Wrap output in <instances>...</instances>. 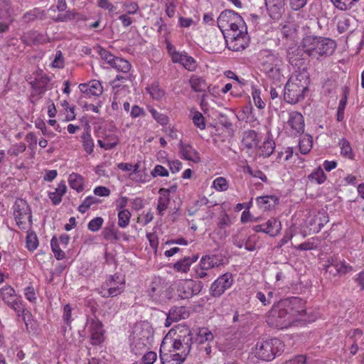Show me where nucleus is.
Here are the masks:
<instances>
[{"label":"nucleus","instance_id":"1","mask_svg":"<svg viewBox=\"0 0 364 364\" xmlns=\"http://www.w3.org/2000/svg\"><path fill=\"white\" fill-rule=\"evenodd\" d=\"M172 341L165 337L159 350V358L162 364H182L190 353L193 343V335L187 326L178 327Z\"/></svg>","mask_w":364,"mask_h":364},{"label":"nucleus","instance_id":"2","mask_svg":"<svg viewBox=\"0 0 364 364\" xmlns=\"http://www.w3.org/2000/svg\"><path fill=\"white\" fill-rule=\"evenodd\" d=\"M306 313L305 301L299 297L279 301L268 312L266 321L275 328H286Z\"/></svg>","mask_w":364,"mask_h":364},{"label":"nucleus","instance_id":"3","mask_svg":"<svg viewBox=\"0 0 364 364\" xmlns=\"http://www.w3.org/2000/svg\"><path fill=\"white\" fill-rule=\"evenodd\" d=\"M302 46L305 53L317 59L321 56L331 55L336 48L334 41L328 38L312 36L304 38Z\"/></svg>","mask_w":364,"mask_h":364},{"label":"nucleus","instance_id":"4","mask_svg":"<svg viewBox=\"0 0 364 364\" xmlns=\"http://www.w3.org/2000/svg\"><path fill=\"white\" fill-rule=\"evenodd\" d=\"M309 80L302 73L292 75L284 89V99L289 104H296L303 100L309 89Z\"/></svg>","mask_w":364,"mask_h":364},{"label":"nucleus","instance_id":"5","mask_svg":"<svg viewBox=\"0 0 364 364\" xmlns=\"http://www.w3.org/2000/svg\"><path fill=\"white\" fill-rule=\"evenodd\" d=\"M218 26L225 36L227 32H236L245 29V22L239 14L232 10H225L220 13L217 20Z\"/></svg>","mask_w":364,"mask_h":364},{"label":"nucleus","instance_id":"6","mask_svg":"<svg viewBox=\"0 0 364 364\" xmlns=\"http://www.w3.org/2000/svg\"><path fill=\"white\" fill-rule=\"evenodd\" d=\"M14 215L18 226L21 230H26L28 228L26 220L28 221V226H31V210L30 206L25 200L18 198L15 201L14 205Z\"/></svg>","mask_w":364,"mask_h":364},{"label":"nucleus","instance_id":"7","mask_svg":"<svg viewBox=\"0 0 364 364\" xmlns=\"http://www.w3.org/2000/svg\"><path fill=\"white\" fill-rule=\"evenodd\" d=\"M229 49L240 51L246 48L250 43L247 27L236 32H227L224 36Z\"/></svg>","mask_w":364,"mask_h":364},{"label":"nucleus","instance_id":"8","mask_svg":"<svg viewBox=\"0 0 364 364\" xmlns=\"http://www.w3.org/2000/svg\"><path fill=\"white\" fill-rule=\"evenodd\" d=\"M281 341L277 338L269 339L257 343L256 346L257 356L263 360L269 361L274 359L279 353Z\"/></svg>","mask_w":364,"mask_h":364},{"label":"nucleus","instance_id":"9","mask_svg":"<svg viewBox=\"0 0 364 364\" xmlns=\"http://www.w3.org/2000/svg\"><path fill=\"white\" fill-rule=\"evenodd\" d=\"M175 286L178 296L182 299H189L198 294L203 288L202 282L192 279L179 280L176 282Z\"/></svg>","mask_w":364,"mask_h":364},{"label":"nucleus","instance_id":"10","mask_svg":"<svg viewBox=\"0 0 364 364\" xmlns=\"http://www.w3.org/2000/svg\"><path fill=\"white\" fill-rule=\"evenodd\" d=\"M324 269L326 274L330 276L336 277L337 275H345L353 270L352 266L343 259H341L337 257H330L324 264Z\"/></svg>","mask_w":364,"mask_h":364},{"label":"nucleus","instance_id":"11","mask_svg":"<svg viewBox=\"0 0 364 364\" xmlns=\"http://www.w3.org/2000/svg\"><path fill=\"white\" fill-rule=\"evenodd\" d=\"M150 331L142 330L139 334L134 335L131 343V350L136 355H141L148 350L150 343Z\"/></svg>","mask_w":364,"mask_h":364},{"label":"nucleus","instance_id":"12","mask_svg":"<svg viewBox=\"0 0 364 364\" xmlns=\"http://www.w3.org/2000/svg\"><path fill=\"white\" fill-rule=\"evenodd\" d=\"M233 284V278L231 274L225 273L220 276L211 285L210 294L214 297H220Z\"/></svg>","mask_w":364,"mask_h":364},{"label":"nucleus","instance_id":"13","mask_svg":"<svg viewBox=\"0 0 364 364\" xmlns=\"http://www.w3.org/2000/svg\"><path fill=\"white\" fill-rule=\"evenodd\" d=\"M71 307L69 304L64 306L63 318L67 326L63 327L62 331L63 332L64 340L68 344L76 345L77 338L73 336L72 329L70 327L71 323Z\"/></svg>","mask_w":364,"mask_h":364},{"label":"nucleus","instance_id":"14","mask_svg":"<svg viewBox=\"0 0 364 364\" xmlns=\"http://www.w3.org/2000/svg\"><path fill=\"white\" fill-rule=\"evenodd\" d=\"M267 13L275 21L281 18L285 11V0H265Z\"/></svg>","mask_w":364,"mask_h":364},{"label":"nucleus","instance_id":"15","mask_svg":"<svg viewBox=\"0 0 364 364\" xmlns=\"http://www.w3.org/2000/svg\"><path fill=\"white\" fill-rule=\"evenodd\" d=\"M287 124L294 134H301L304 132V117L298 112L289 113Z\"/></svg>","mask_w":364,"mask_h":364},{"label":"nucleus","instance_id":"16","mask_svg":"<svg viewBox=\"0 0 364 364\" xmlns=\"http://www.w3.org/2000/svg\"><path fill=\"white\" fill-rule=\"evenodd\" d=\"M80 91L84 94V97L87 96H100L102 94L103 88L101 83L97 80H93L88 84H80L79 85Z\"/></svg>","mask_w":364,"mask_h":364},{"label":"nucleus","instance_id":"17","mask_svg":"<svg viewBox=\"0 0 364 364\" xmlns=\"http://www.w3.org/2000/svg\"><path fill=\"white\" fill-rule=\"evenodd\" d=\"M119 279V276L117 274L112 275L109 279L106 281L105 286L108 287L109 293L112 294V296H116L124 291L125 288V281L122 279L120 282L117 280Z\"/></svg>","mask_w":364,"mask_h":364},{"label":"nucleus","instance_id":"18","mask_svg":"<svg viewBox=\"0 0 364 364\" xmlns=\"http://www.w3.org/2000/svg\"><path fill=\"white\" fill-rule=\"evenodd\" d=\"M172 61L182 64L188 70H193L196 68V61L193 58L186 53L174 51L171 55Z\"/></svg>","mask_w":364,"mask_h":364},{"label":"nucleus","instance_id":"19","mask_svg":"<svg viewBox=\"0 0 364 364\" xmlns=\"http://www.w3.org/2000/svg\"><path fill=\"white\" fill-rule=\"evenodd\" d=\"M181 157L186 160L198 163L200 161V156L198 151L189 144H181L180 146Z\"/></svg>","mask_w":364,"mask_h":364},{"label":"nucleus","instance_id":"20","mask_svg":"<svg viewBox=\"0 0 364 364\" xmlns=\"http://www.w3.org/2000/svg\"><path fill=\"white\" fill-rule=\"evenodd\" d=\"M90 331L93 344H97L102 341V325L101 322L92 319L90 324Z\"/></svg>","mask_w":364,"mask_h":364},{"label":"nucleus","instance_id":"21","mask_svg":"<svg viewBox=\"0 0 364 364\" xmlns=\"http://www.w3.org/2000/svg\"><path fill=\"white\" fill-rule=\"evenodd\" d=\"M159 193L160 196L158 200L157 210L160 215H163L170 202V190L162 188L159 189Z\"/></svg>","mask_w":364,"mask_h":364},{"label":"nucleus","instance_id":"22","mask_svg":"<svg viewBox=\"0 0 364 364\" xmlns=\"http://www.w3.org/2000/svg\"><path fill=\"white\" fill-rule=\"evenodd\" d=\"M257 205L264 211L274 208L278 203V198L272 195L259 196L256 198Z\"/></svg>","mask_w":364,"mask_h":364},{"label":"nucleus","instance_id":"23","mask_svg":"<svg viewBox=\"0 0 364 364\" xmlns=\"http://www.w3.org/2000/svg\"><path fill=\"white\" fill-rule=\"evenodd\" d=\"M264 232L272 237L277 235L282 229L281 223L274 218H271L264 224Z\"/></svg>","mask_w":364,"mask_h":364},{"label":"nucleus","instance_id":"24","mask_svg":"<svg viewBox=\"0 0 364 364\" xmlns=\"http://www.w3.org/2000/svg\"><path fill=\"white\" fill-rule=\"evenodd\" d=\"M259 142L257 133L255 130H247L244 132L242 143L247 149L255 147Z\"/></svg>","mask_w":364,"mask_h":364},{"label":"nucleus","instance_id":"25","mask_svg":"<svg viewBox=\"0 0 364 364\" xmlns=\"http://www.w3.org/2000/svg\"><path fill=\"white\" fill-rule=\"evenodd\" d=\"M282 58L277 55L271 54L267 56L266 60L262 63L263 70L267 71V68L276 69L282 68Z\"/></svg>","mask_w":364,"mask_h":364},{"label":"nucleus","instance_id":"26","mask_svg":"<svg viewBox=\"0 0 364 364\" xmlns=\"http://www.w3.org/2000/svg\"><path fill=\"white\" fill-rule=\"evenodd\" d=\"M281 68H282L276 69L267 68V71L265 72L268 78L272 80V83L279 88H281V82L284 79Z\"/></svg>","mask_w":364,"mask_h":364},{"label":"nucleus","instance_id":"27","mask_svg":"<svg viewBox=\"0 0 364 364\" xmlns=\"http://www.w3.org/2000/svg\"><path fill=\"white\" fill-rule=\"evenodd\" d=\"M7 304L11 308H12L16 312H17L18 316L20 315L19 313L22 312L23 320L24 321L26 326H28L26 318L31 317V314L28 311L23 309L21 301L18 300L17 298H15L13 300L8 302Z\"/></svg>","mask_w":364,"mask_h":364},{"label":"nucleus","instance_id":"28","mask_svg":"<svg viewBox=\"0 0 364 364\" xmlns=\"http://www.w3.org/2000/svg\"><path fill=\"white\" fill-rule=\"evenodd\" d=\"M198 258V255H193L192 257H184L183 259L175 263L173 268L178 272H187L189 270L191 264L196 262Z\"/></svg>","mask_w":364,"mask_h":364},{"label":"nucleus","instance_id":"29","mask_svg":"<svg viewBox=\"0 0 364 364\" xmlns=\"http://www.w3.org/2000/svg\"><path fill=\"white\" fill-rule=\"evenodd\" d=\"M189 84L192 90L196 92H205L208 87L205 80L197 75H192L189 80Z\"/></svg>","mask_w":364,"mask_h":364},{"label":"nucleus","instance_id":"30","mask_svg":"<svg viewBox=\"0 0 364 364\" xmlns=\"http://www.w3.org/2000/svg\"><path fill=\"white\" fill-rule=\"evenodd\" d=\"M68 182L70 188L76 190L77 192L80 193L83 191L84 178L80 174L75 173L70 174Z\"/></svg>","mask_w":364,"mask_h":364},{"label":"nucleus","instance_id":"31","mask_svg":"<svg viewBox=\"0 0 364 364\" xmlns=\"http://www.w3.org/2000/svg\"><path fill=\"white\" fill-rule=\"evenodd\" d=\"M66 189L65 184L60 183L54 192H50L48 193V197L54 205H58L61 202L62 196L65 193Z\"/></svg>","mask_w":364,"mask_h":364},{"label":"nucleus","instance_id":"32","mask_svg":"<svg viewBox=\"0 0 364 364\" xmlns=\"http://www.w3.org/2000/svg\"><path fill=\"white\" fill-rule=\"evenodd\" d=\"M275 149V143L271 138H267L262 144V146H259V155L263 156L264 157H269L274 151Z\"/></svg>","mask_w":364,"mask_h":364},{"label":"nucleus","instance_id":"33","mask_svg":"<svg viewBox=\"0 0 364 364\" xmlns=\"http://www.w3.org/2000/svg\"><path fill=\"white\" fill-rule=\"evenodd\" d=\"M308 179L311 183L322 184L326 180V175L321 167H318L308 176Z\"/></svg>","mask_w":364,"mask_h":364},{"label":"nucleus","instance_id":"34","mask_svg":"<svg viewBox=\"0 0 364 364\" xmlns=\"http://www.w3.org/2000/svg\"><path fill=\"white\" fill-rule=\"evenodd\" d=\"M81 139L84 150L87 154H91L93 152L95 144L89 132H83Z\"/></svg>","mask_w":364,"mask_h":364},{"label":"nucleus","instance_id":"35","mask_svg":"<svg viewBox=\"0 0 364 364\" xmlns=\"http://www.w3.org/2000/svg\"><path fill=\"white\" fill-rule=\"evenodd\" d=\"M111 66L123 73H128L131 69V64L129 61L118 57L112 62Z\"/></svg>","mask_w":364,"mask_h":364},{"label":"nucleus","instance_id":"36","mask_svg":"<svg viewBox=\"0 0 364 364\" xmlns=\"http://www.w3.org/2000/svg\"><path fill=\"white\" fill-rule=\"evenodd\" d=\"M328 222V217L325 213H319L318 215H316L312 219V222L311 223V225H317V227H315L314 228V231L315 232H319L321 228L323 227L325 224H326Z\"/></svg>","mask_w":364,"mask_h":364},{"label":"nucleus","instance_id":"37","mask_svg":"<svg viewBox=\"0 0 364 364\" xmlns=\"http://www.w3.org/2000/svg\"><path fill=\"white\" fill-rule=\"evenodd\" d=\"M131 213L128 210H121L118 212V222L117 225L119 228H127L130 221L131 218Z\"/></svg>","mask_w":364,"mask_h":364},{"label":"nucleus","instance_id":"38","mask_svg":"<svg viewBox=\"0 0 364 364\" xmlns=\"http://www.w3.org/2000/svg\"><path fill=\"white\" fill-rule=\"evenodd\" d=\"M219 263L215 255H205L203 256L200 262V266L203 267V269H210L215 266H218Z\"/></svg>","mask_w":364,"mask_h":364},{"label":"nucleus","instance_id":"39","mask_svg":"<svg viewBox=\"0 0 364 364\" xmlns=\"http://www.w3.org/2000/svg\"><path fill=\"white\" fill-rule=\"evenodd\" d=\"M1 296L6 304L14 299L16 298L15 290L13 287L6 285L1 289Z\"/></svg>","mask_w":364,"mask_h":364},{"label":"nucleus","instance_id":"40","mask_svg":"<svg viewBox=\"0 0 364 364\" xmlns=\"http://www.w3.org/2000/svg\"><path fill=\"white\" fill-rule=\"evenodd\" d=\"M26 248L31 251L33 252L38 246V240L36 234L33 231H28V234L26 236Z\"/></svg>","mask_w":364,"mask_h":364},{"label":"nucleus","instance_id":"41","mask_svg":"<svg viewBox=\"0 0 364 364\" xmlns=\"http://www.w3.org/2000/svg\"><path fill=\"white\" fill-rule=\"evenodd\" d=\"M339 146L341 148V155L348 159H352L353 157L352 149L348 140L346 139H341L339 141Z\"/></svg>","mask_w":364,"mask_h":364},{"label":"nucleus","instance_id":"42","mask_svg":"<svg viewBox=\"0 0 364 364\" xmlns=\"http://www.w3.org/2000/svg\"><path fill=\"white\" fill-rule=\"evenodd\" d=\"M117 166L120 170L124 171H129L133 169V171L132 173H130V174H129V178L132 180L137 181L134 176L138 173V168H139L138 164H135L134 166H133L132 164H129V163H119V164H118Z\"/></svg>","mask_w":364,"mask_h":364},{"label":"nucleus","instance_id":"43","mask_svg":"<svg viewBox=\"0 0 364 364\" xmlns=\"http://www.w3.org/2000/svg\"><path fill=\"white\" fill-rule=\"evenodd\" d=\"M50 246H51L52 251L53 252L54 255L58 260H60V259H63L65 258V254L60 248L56 237L54 236L51 239Z\"/></svg>","mask_w":364,"mask_h":364},{"label":"nucleus","instance_id":"44","mask_svg":"<svg viewBox=\"0 0 364 364\" xmlns=\"http://www.w3.org/2000/svg\"><path fill=\"white\" fill-rule=\"evenodd\" d=\"M213 338V333L208 328H202L198 333L197 340L199 343L212 341Z\"/></svg>","mask_w":364,"mask_h":364},{"label":"nucleus","instance_id":"45","mask_svg":"<svg viewBox=\"0 0 364 364\" xmlns=\"http://www.w3.org/2000/svg\"><path fill=\"white\" fill-rule=\"evenodd\" d=\"M22 38L27 45H31L38 43L41 38L36 31H31L25 33Z\"/></svg>","mask_w":364,"mask_h":364},{"label":"nucleus","instance_id":"46","mask_svg":"<svg viewBox=\"0 0 364 364\" xmlns=\"http://www.w3.org/2000/svg\"><path fill=\"white\" fill-rule=\"evenodd\" d=\"M192 120L196 127L201 130L205 129V118L200 112L195 111L193 112Z\"/></svg>","mask_w":364,"mask_h":364},{"label":"nucleus","instance_id":"47","mask_svg":"<svg viewBox=\"0 0 364 364\" xmlns=\"http://www.w3.org/2000/svg\"><path fill=\"white\" fill-rule=\"evenodd\" d=\"M151 96L156 100L161 99L164 95V92L156 83L152 84L149 87L146 88Z\"/></svg>","mask_w":364,"mask_h":364},{"label":"nucleus","instance_id":"48","mask_svg":"<svg viewBox=\"0 0 364 364\" xmlns=\"http://www.w3.org/2000/svg\"><path fill=\"white\" fill-rule=\"evenodd\" d=\"M299 146L300 152L306 154L312 147V140L310 137H304L299 141Z\"/></svg>","mask_w":364,"mask_h":364},{"label":"nucleus","instance_id":"49","mask_svg":"<svg viewBox=\"0 0 364 364\" xmlns=\"http://www.w3.org/2000/svg\"><path fill=\"white\" fill-rule=\"evenodd\" d=\"M213 187L218 191H225L228 188V183L225 178L218 177L213 181Z\"/></svg>","mask_w":364,"mask_h":364},{"label":"nucleus","instance_id":"50","mask_svg":"<svg viewBox=\"0 0 364 364\" xmlns=\"http://www.w3.org/2000/svg\"><path fill=\"white\" fill-rule=\"evenodd\" d=\"M97 202L98 199H97L95 197L88 196L83 200L82 203L78 207V210L82 213H85L92 204H95Z\"/></svg>","mask_w":364,"mask_h":364},{"label":"nucleus","instance_id":"51","mask_svg":"<svg viewBox=\"0 0 364 364\" xmlns=\"http://www.w3.org/2000/svg\"><path fill=\"white\" fill-rule=\"evenodd\" d=\"M301 50L296 46L291 47L287 50V58L291 64H293L297 59L299 60Z\"/></svg>","mask_w":364,"mask_h":364},{"label":"nucleus","instance_id":"52","mask_svg":"<svg viewBox=\"0 0 364 364\" xmlns=\"http://www.w3.org/2000/svg\"><path fill=\"white\" fill-rule=\"evenodd\" d=\"M182 309L183 307H180L170 310L169 314L167 316L166 326H169L171 325V322L168 321L169 320H171V321H176L177 320L181 319L180 313L181 312Z\"/></svg>","mask_w":364,"mask_h":364},{"label":"nucleus","instance_id":"53","mask_svg":"<svg viewBox=\"0 0 364 364\" xmlns=\"http://www.w3.org/2000/svg\"><path fill=\"white\" fill-rule=\"evenodd\" d=\"M102 235L106 240H119L117 231L113 227L105 228L102 231Z\"/></svg>","mask_w":364,"mask_h":364},{"label":"nucleus","instance_id":"54","mask_svg":"<svg viewBox=\"0 0 364 364\" xmlns=\"http://www.w3.org/2000/svg\"><path fill=\"white\" fill-rule=\"evenodd\" d=\"M98 53L102 59L105 60L110 65L112 64V62H114L115 58H117L114 55H113L110 52L101 47L99 48Z\"/></svg>","mask_w":364,"mask_h":364},{"label":"nucleus","instance_id":"55","mask_svg":"<svg viewBox=\"0 0 364 364\" xmlns=\"http://www.w3.org/2000/svg\"><path fill=\"white\" fill-rule=\"evenodd\" d=\"M103 222L104 220L101 217L95 218L89 222L87 228L90 230L96 232L101 228Z\"/></svg>","mask_w":364,"mask_h":364},{"label":"nucleus","instance_id":"56","mask_svg":"<svg viewBox=\"0 0 364 364\" xmlns=\"http://www.w3.org/2000/svg\"><path fill=\"white\" fill-rule=\"evenodd\" d=\"M26 149V144L24 143H23V142H21L19 144L14 145L11 148H10L8 150V154L10 156H16L19 154L23 153V151H25Z\"/></svg>","mask_w":364,"mask_h":364},{"label":"nucleus","instance_id":"57","mask_svg":"<svg viewBox=\"0 0 364 364\" xmlns=\"http://www.w3.org/2000/svg\"><path fill=\"white\" fill-rule=\"evenodd\" d=\"M141 355V360L144 364H153L157 358V355L154 351L146 350V352H145Z\"/></svg>","mask_w":364,"mask_h":364},{"label":"nucleus","instance_id":"58","mask_svg":"<svg viewBox=\"0 0 364 364\" xmlns=\"http://www.w3.org/2000/svg\"><path fill=\"white\" fill-rule=\"evenodd\" d=\"M335 6L341 11H346L350 9L353 4V0H334Z\"/></svg>","mask_w":364,"mask_h":364},{"label":"nucleus","instance_id":"59","mask_svg":"<svg viewBox=\"0 0 364 364\" xmlns=\"http://www.w3.org/2000/svg\"><path fill=\"white\" fill-rule=\"evenodd\" d=\"M247 172L252 177L260 178L264 182L267 181L265 174L259 169H253L250 166H247Z\"/></svg>","mask_w":364,"mask_h":364},{"label":"nucleus","instance_id":"60","mask_svg":"<svg viewBox=\"0 0 364 364\" xmlns=\"http://www.w3.org/2000/svg\"><path fill=\"white\" fill-rule=\"evenodd\" d=\"M150 112L152 117L161 124H166L168 123V119L165 114L158 112L154 109H151Z\"/></svg>","mask_w":364,"mask_h":364},{"label":"nucleus","instance_id":"61","mask_svg":"<svg viewBox=\"0 0 364 364\" xmlns=\"http://www.w3.org/2000/svg\"><path fill=\"white\" fill-rule=\"evenodd\" d=\"M316 247L317 245L315 244L314 242L311 240H308L304 243L299 245L298 246L294 247L295 249L302 251L311 250L316 249Z\"/></svg>","mask_w":364,"mask_h":364},{"label":"nucleus","instance_id":"62","mask_svg":"<svg viewBox=\"0 0 364 364\" xmlns=\"http://www.w3.org/2000/svg\"><path fill=\"white\" fill-rule=\"evenodd\" d=\"M52 65L55 68H63L64 66V61H63V53L60 50H58L55 54V57L54 60L52 63Z\"/></svg>","mask_w":364,"mask_h":364},{"label":"nucleus","instance_id":"63","mask_svg":"<svg viewBox=\"0 0 364 364\" xmlns=\"http://www.w3.org/2000/svg\"><path fill=\"white\" fill-rule=\"evenodd\" d=\"M350 26V21L349 19L345 18L343 20H341L338 23V31L339 33H343L348 31Z\"/></svg>","mask_w":364,"mask_h":364},{"label":"nucleus","instance_id":"64","mask_svg":"<svg viewBox=\"0 0 364 364\" xmlns=\"http://www.w3.org/2000/svg\"><path fill=\"white\" fill-rule=\"evenodd\" d=\"M25 296L28 301L31 302H33L36 300L35 290L32 286H28L26 288Z\"/></svg>","mask_w":364,"mask_h":364}]
</instances>
